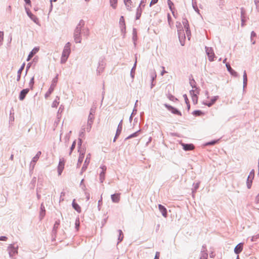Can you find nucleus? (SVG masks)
<instances>
[{"mask_svg":"<svg viewBox=\"0 0 259 259\" xmlns=\"http://www.w3.org/2000/svg\"><path fill=\"white\" fill-rule=\"evenodd\" d=\"M84 21L83 20H80L74 30V39L76 43H80L81 41V29L84 27Z\"/></svg>","mask_w":259,"mask_h":259,"instance_id":"1","label":"nucleus"},{"mask_svg":"<svg viewBox=\"0 0 259 259\" xmlns=\"http://www.w3.org/2000/svg\"><path fill=\"white\" fill-rule=\"evenodd\" d=\"M58 75H57L56 77L53 78L50 87L49 88L47 93L45 94V97L46 99L48 98L53 92L55 87L56 86L58 81Z\"/></svg>","mask_w":259,"mask_h":259,"instance_id":"2","label":"nucleus"},{"mask_svg":"<svg viewBox=\"0 0 259 259\" xmlns=\"http://www.w3.org/2000/svg\"><path fill=\"white\" fill-rule=\"evenodd\" d=\"M206 53L208 56V60L211 62L214 60V58H215V54L213 52V50L211 47H205Z\"/></svg>","mask_w":259,"mask_h":259,"instance_id":"3","label":"nucleus"},{"mask_svg":"<svg viewBox=\"0 0 259 259\" xmlns=\"http://www.w3.org/2000/svg\"><path fill=\"white\" fill-rule=\"evenodd\" d=\"M254 177V169H252L249 173V175L247 178V181H246V185H247V187L248 189L251 188V187L252 185V180H253Z\"/></svg>","mask_w":259,"mask_h":259,"instance_id":"4","label":"nucleus"},{"mask_svg":"<svg viewBox=\"0 0 259 259\" xmlns=\"http://www.w3.org/2000/svg\"><path fill=\"white\" fill-rule=\"evenodd\" d=\"M164 106L172 113L180 116L182 115L181 112L177 108L167 104H164Z\"/></svg>","mask_w":259,"mask_h":259,"instance_id":"5","label":"nucleus"},{"mask_svg":"<svg viewBox=\"0 0 259 259\" xmlns=\"http://www.w3.org/2000/svg\"><path fill=\"white\" fill-rule=\"evenodd\" d=\"M178 34L181 45L183 46L185 45V40L186 38L185 34L183 29H179Z\"/></svg>","mask_w":259,"mask_h":259,"instance_id":"6","label":"nucleus"},{"mask_svg":"<svg viewBox=\"0 0 259 259\" xmlns=\"http://www.w3.org/2000/svg\"><path fill=\"white\" fill-rule=\"evenodd\" d=\"M18 246L15 247L14 244H10L8 248V250L10 257H13L17 253Z\"/></svg>","mask_w":259,"mask_h":259,"instance_id":"7","label":"nucleus"},{"mask_svg":"<svg viewBox=\"0 0 259 259\" xmlns=\"http://www.w3.org/2000/svg\"><path fill=\"white\" fill-rule=\"evenodd\" d=\"M41 154V151H38V152H37L36 155L33 157V158L30 162V168H31V170H33V168H34L35 163L38 160Z\"/></svg>","mask_w":259,"mask_h":259,"instance_id":"8","label":"nucleus"},{"mask_svg":"<svg viewBox=\"0 0 259 259\" xmlns=\"http://www.w3.org/2000/svg\"><path fill=\"white\" fill-rule=\"evenodd\" d=\"M29 89L26 88L21 90L19 95V99L20 101H23L26 97V96L29 92Z\"/></svg>","mask_w":259,"mask_h":259,"instance_id":"9","label":"nucleus"},{"mask_svg":"<svg viewBox=\"0 0 259 259\" xmlns=\"http://www.w3.org/2000/svg\"><path fill=\"white\" fill-rule=\"evenodd\" d=\"M90 154H89L87 156V157L85 158L83 165L82 167L81 174H82L83 171H84L87 169L88 166L90 163Z\"/></svg>","mask_w":259,"mask_h":259,"instance_id":"10","label":"nucleus"},{"mask_svg":"<svg viewBox=\"0 0 259 259\" xmlns=\"http://www.w3.org/2000/svg\"><path fill=\"white\" fill-rule=\"evenodd\" d=\"M39 51V48L35 47L33 50L29 53L27 58V61H29Z\"/></svg>","mask_w":259,"mask_h":259,"instance_id":"11","label":"nucleus"},{"mask_svg":"<svg viewBox=\"0 0 259 259\" xmlns=\"http://www.w3.org/2000/svg\"><path fill=\"white\" fill-rule=\"evenodd\" d=\"M158 208L163 217L166 218L167 217V211L166 207L161 204H159Z\"/></svg>","mask_w":259,"mask_h":259,"instance_id":"12","label":"nucleus"},{"mask_svg":"<svg viewBox=\"0 0 259 259\" xmlns=\"http://www.w3.org/2000/svg\"><path fill=\"white\" fill-rule=\"evenodd\" d=\"M226 68L227 70L229 72V73L233 76L235 77H237L238 76V73L236 72L234 69L232 68L229 63H226Z\"/></svg>","mask_w":259,"mask_h":259,"instance_id":"13","label":"nucleus"},{"mask_svg":"<svg viewBox=\"0 0 259 259\" xmlns=\"http://www.w3.org/2000/svg\"><path fill=\"white\" fill-rule=\"evenodd\" d=\"M80 154H79V158H78V162H77V166H79L82 163V161H83V158H84V154H85V151L83 149H82V151H78Z\"/></svg>","mask_w":259,"mask_h":259,"instance_id":"14","label":"nucleus"},{"mask_svg":"<svg viewBox=\"0 0 259 259\" xmlns=\"http://www.w3.org/2000/svg\"><path fill=\"white\" fill-rule=\"evenodd\" d=\"M120 193H115L111 195L112 201L114 203H118L120 201Z\"/></svg>","mask_w":259,"mask_h":259,"instance_id":"15","label":"nucleus"},{"mask_svg":"<svg viewBox=\"0 0 259 259\" xmlns=\"http://www.w3.org/2000/svg\"><path fill=\"white\" fill-rule=\"evenodd\" d=\"M46 214V209L43 203L40 205V212H39V219L41 220L43 219Z\"/></svg>","mask_w":259,"mask_h":259,"instance_id":"16","label":"nucleus"},{"mask_svg":"<svg viewBox=\"0 0 259 259\" xmlns=\"http://www.w3.org/2000/svg\"><path fill=\"white\" fill-rule=\"evenodd\" d=\"M245 11L243 8H241V26H244L245 25V23L246 22L245 19Z\"/></svg>","mask_w":259,"mask_h":259,"instance_id":"17","label":"nucleus"},{"mask_svg":"<svg viewBox=\"0 0 259 259\" xmlns=\"http://www.w3.org/2000/svg\"><path fill=\"white\" fill-rule=\"evenodd\" d=\"M243 243H240L234 248V252L236 254H239L243 250Z\"/></svg>","mask_w":259,"mask_h":259,"instance_id":"18","label":"nucleus"},{"mask_svg":"<svg viewBox=\"0 0 259 259\" xmlns=\"http://www.w3.org/2000/svg\"><path fill=\"white\" fill-rule=\"evenodd\" d=\"M183 148L185 151H188L192 150L194 149V146L192 144H182Z\"/></svg>","mask_w":259,"mask_h":259,"instance_id":"19","label":"nucleus"},{"mask_svg":"<svg viewBox=\"0 0 259 259\" xmlns=\"http://www.w3.org/2000/svg\"><path fill=\"white\" fill-rule=\"evenodd\" d=\"M137 63V57H136V60H135V63H134V66L132 67V68L131 70V72H130V75H131V78H132V80H134V77H135Z\"/></svg>","mask_w":259,"mask_h":259,"instance_id":"20","label":"nucleus"},{"mask_svg":"<svg viewBox=\"0 0 259 259\" xmlns=\"http://www.w3.org/2000/svg\"><path fill=\"white\" fill-rule=\"evenodd\" d=\"M218 98V96H214L211 99L210 102H209L208 103H203V104L207 106L208 107H210L215 103Z\"/></svg>","mask_w":259,"mask_h":259,"instance_id":"21","label":"nucleus"},{"mask_svg":"<svg viewBox=\"0 0 259 259\" xmlns=\"http://www.w3.org/2000/svg\"><path fill=\"white\" fill-rule=\"evenodd\" d=\"M25 65V63H23V64L21 65V67L18 70L17 77V79H16L17 81H19L20 80L21 75L22 71L24 69Z\"/></svg>","mask_w":259,"mask_h":259,"instance_id":"22","label":"nucleus"},{"mask_svg":"<svg viewBox=\"0 0 259 259\" xmlns=\"http://www.w3.org/2000/svg\"><path fill=\"white\" fill-rule=\"evenodd\" d=\"M28 16L36 24L38 23V19L37 17L34 15L31 12L27 13Z\"/></svg>","mask_w":259,"mask_h":259,"instance_id":"23","label":"nucleus"},{"mask_svg":"<svg viewBox=\"0 0 259 259\" xmlns=\"http://www.w3.org/2000/svg\"><path fill=\"white\" fill-rule=\"evenodd\" d=\"M124 5H125L126 9L128 11H132V7L133 2L131 0H123Z\"/></svg>","mask_w":259,"mask_h":259,"instance_id":"24","label":"nucleus"},{"mask_svg":"<svg viewBox=\"0 0 259 259\" xmlns=\"http://www.w3.org/2000/svg\"><path fill=\"white\" fill-rule=\"evenodd\" d=\"M134 46H136V41L138 39L137 29L135 28L133 29V37H132Z\"/></svg>","mask_w":259,"mask_h":259,"instance_id":"25","label":"nucleus"},{"mask_svg":"<svg viewBox=\"0 0 259 259\" xmlns=\"http://www.w3.org/2000/svg\"><path fill=\"white\" fill-rule=\"evenodd\" d=\"M143 9L140 6H139L137 9L136 15V19L138 20L140 18L142 13Z\"/></svg>","mask_w":259,"mask_h":259,"instance_id":"26","label":"nucleus"},{"mask_svg":"<svg viewBox=\"0 0 259 259\" xmlns=\"http://www.w3.org/2000/svg\"><path fill=\"white\" fill-rule=\"evenodd\" d=\"M122 122H123V120H122V119H121L118 125L117 130L116 132V136H119L121 133L122 129Z\"/></svg>","mask_w":259,"mask_h":259,"instance_id":"27","label":"nucleus"},{"mask_svg":"<svg viewBox=\"0 0 259 259\" xmlns=\"http://www.w3.org/2000/svg\"><path fill=\"white\" fill-rule=\"evenodd\" d=\"M140 133H141V130H139L138 131H137V132H136L131 134L128 137H127L125 139V141L127 140H128V139H131L135 138V137H137V136H138V135L140 134Z\"/></svg>","mask_w":259,"mask_h":259,"instance_id":"28","label":"nucleus"},{"mask_svg":"<svg viewBox=\"0 0 259 259\" xmlns=\"http://www.w3.org/2000/svg\"><path fill=\"white\" fill-rule=\"evenodd\" d=\"M72 206L73 208L78 212H80L81 211V208L80 206L75 201L74 199L72 203Z\"/></svg>","mask_w":259,"mask_h":259,"instance_id":"29","label":"nucleus"},{"mask_svg":"<svg viewBox=\"0 0 259 259\" xmlns=\"http://www.w3.org/2000/svg\"><path fill=\"white\" fill-rule=\"evenodd\" d=\"M243 89H244L246 87L247 84V74H246V71H244L243 72Z\"/></svg>","mask_w":259,"mask_h":259,"instance_id":"30","label":"nucleus"},{"mask_svg":"<svg viewBox=\"0 0 259 259\" xmlns=\"http://www.w3.org/2000/svg\"><path fill=\"white\" fill-rule=\"evenodd\" d=\"M220 141V139L213 140L205 143V146H212L218 144Z\"/></svg>","mask_w":259,"mask_h":259,"instance_id":"31","label":"nucleus"},{"mask_svg":"<svg viewBox=\"0 0 259 259\" xmlns=\"http://www.w3.org/2000/svg\"><path fill=\"white\" fill-rule=\"evenodd\" d=\"M199 91H200V89L198 88H196L195 89V90H191V91H190V94L191 96V97L193 96H197V94H199Z\"/></svg>","mask_w":259,"mask_h":259,"instance_id":"32","label":"nucleus"},{"mask_svg":"<svg viewBox=\"0 0 259 259\" xmlns=\"http://www.w3.org/2000/svg\"><path fill=\"white\" fill-rule=\"evenodd\" d=\"M192 114L195 116H200L204 114L203 112L199 110H194L192 112Z\"/></svg>","mask_w":259,"mask_h":259,"instance_id":"33","label":"nucleus"},{"mask_svg":"<svg viewBox=\"0 0 259 259\" xmlns=\"http://www.w3.org/2000/svg\"><path fill=\"white\" fill-rule=\"evenodd\" d=\"M59 225H60V220L56 221L54 224V227H53V232L54 233H57V229L58 228Z\"/></svg>","mask_w":259,"mask_h":259,"instance_id":"34","label":"nucleus"},{"mask_svg":"<svg viewBox=\"0 0 259 259\" xmlns=\"http://www.w3.org/2000/svg\"><path fill=\"white\" fill-rule=\"evenodd\" d=\"M65 165V160L63 158L62 159H60V161L58 166V168H62V169H64Z\"/></svg>","mask_w":259,"mask_h":259,"instance_id":"35","label":"nucleus"},{"mask_svg":"<svg viewBox=\"0 0 259 259\" xmlns=\"http://www.w3.org/2000/svg\"><path fill=\"white\" fill-rule=\"evenodd\" d=\"M71 53L70 50H66V49H63L62 55L66 56L67 57H69L70 54Z\"/></svg>","mask_w":259,"mask_h":259,"instance_id":"36","label":"nucleus"},{"mask_svg":"<svg viewBox=\"0 0 259 259\" xmlns=\"http://www.w3.org/2000/svg\"><path fill=\"white\" fill-rule=\"evenodd\" d=\"M200 185V182L196 183V184H194V188H192V194L193 196L194 195V194L197 191V189H198Z\"/></svg>","mask_w":259,"mask_h":259,"instance_id":"37","label":"nucleus"},{"mask_svg":"<svg viewBox=\"0 0 259 259\" xmlns=\"http://www.w3.org/2000/svg\"><path fill=\"white\" fill-rule=\"evenodd\" d=\"M182 22H183V24L184 25L185 29H187V28H190L188 21L187 20V19L186 18H183Z\"/></svg>","mask_w":259,"mask_h":259,"instance_id":"38","label":"nucleus"},{"mask_svg":"<svg viewBox=\"0 0 259 259\" xmlns=\"http://www.w3.org/2000/svg\"><path fill=\"white\" fill-rule=\"evenodd\" d=\"M118 232H119V236H118V243H119V242H121L123 239V234L122 232V231L121 230H118Z\"/></svg>","mask_w":259,"mask_h":259,"instance_id":"39","label":"nucleus"},{"mask_svg":"<svg viewBox=\"0 0 259 259\" xmlns=\"http://www.w3.org/2000/svg\"><path fill=\"white\" fill-rule=\"evenodd\" d=\"M121 32L123 34V37H124L125 35V30H126V26L125 24H123L122 25H120Z\"/></svg>","mask_w":259,"mask_h":259,"instance_id":"40","label":"nucleus"},{"mask_svg":"<svg viewBox=\"0 0 259 259\" xmlns=\"http://www.w3.org/2000/svg\"><path fill=\"white\" fill-rule=\"evenodd\" d=\"M208 254L206 252L204 251H201V255L200 259H207Z\"/></svg>","mask_w":259,"mask_h":259,"instance_id":"41","label":"nucleus"},{"mask_svg":"<svg viewBox=\"0 0 259 259\" xmlns=\"http://www.w3.org/2000/svg\"><path fill=\"white\" fill-rule=\"evenodd\" d=\"M56 99H58V100H59L60 98L58 96H57ZM59 104V102L58 101L57 99H55L52 104V107L53 108H56L58 106Z\"/></svg>","mask_w":259,"mask_h":259,"instance_id":"42","label":"nucleus"},{"mask_svg":"<svg viewBox=\"0 0 259 259\" xmlns=\"http://www.w3.org/2000/svg\"><path fill=\"white\" fill-rule=\"evenodd\" d=\"M192 7H193V9H194V10L197 13H199V10L197 7L196 1H195L194 0H192Z\"/></svg>","mask_w":259,"mask_h":259,"instance_id":"43","label":"nucleus"},{"mask_svg":"<svg viewBox=\"0 0 259 259\" xmlns=\"http://www.w3.org/2000/svg\"><path fill=\"white\" fill-rule=\"evenodd\" d=\"M150 76L151 78V81H154L156 78V73L155 70H153L150 73Z\"/></svg>","mask_w":259,"mask_h":259,"instance_id":"44","label":"nucleus"},{"mask_svg":"<svg viewBox=\"0 0 259 259\" xmlns=\"http://www.w3.org/2000/svg\"><path fill=\"white\" fill-rule=\"evenodd\" d=\"M189 79H190V84L191 86V87L193 89H195L196 88H197L196 85V82L195 81V80L193 78H192V79L190 78Z\"/></svg>","mask_w":259,"mask_h":259,"instance_id":"45","label":"nucleus"},{"mask_svg":"<svg viewBox=\"0 0 259 259\" xmlns=\"http://www.w3.org/2000/svg\"><path fill=\"white\" fill-rule=\"evenodd\" d=\"M117 0H110V6L113 8L116 9Z\"/></svg>","mask_w":259,"mask_h":259,"instance_id":"46","label":"nucleus"},{"mask_svg":"<svg viewBox=\"0 0 259 259\" xmlns=\"http://www.w3.org/2000/svg\"><path fill=\"white\" fill-rule=\"evenodd\" d=\"M85 128L84 127H82L81 129V131L79 133V136L80 138H84V136H85Z\"/></svg>","mask_w":259,"mask_h":259,"instance_id":"47","label":"nucleus"},{"mask_svg":"<svg viewBox=\"0 0 259 259\" xmlns=\"http://www.w3.org/2000/svg\"><path fill=\"white\" fill-rule=\"evenodd\" d=\"M94 120V115L89 114L87 123H93Z\"/></svg>","mask_w":259,"mask_h":259,"instance_id":"48","label":"nucleus"},{"mask_svg":"<svg viewBox=\"0 0 259 259\" xmlns=\"http://www.w3.org/2000/svg\"><path fill=\"white\" fill-rule=\"evenodd\" d=\"M167 5L169 9L171 11L174 16H175L174 13L172 11V7L174 6V3L170 0H167Z\"/></svg>","mask_w":259,"mask_h":259,"instance_id":"49","label":"nucleus"},{"mask_svg":"<svg viewBox=\"0 0 259 259\" xmlns=\"http://www.w3.org/2000/svg\"><path fill=\"white\" fill-rule=\"evenodd\" d=\"M75 227L76 230L77 231H78L79 230V226H80L79 219L78 218H76V219L75 220Z\"/></svg>","mask_w":259,"mask_h":259,"instance_id":"50","label":"nucleus"},{"mask_svg":"<svg viewBox=\"0 0 259 259\" xmlns=\"http://www.w3.org/2000/svg\"><path fill=\"white\" fill-rule=\"evenodd\" d=\"M34 83V77H32L30 79V80L29 83V86L30 89H31V90L33 89Z\"/></svg>","mask_w":259,"mask_h":259,"instance_id":"51","label":"nucleus"},{"mask_svg":"<svg viewBox=\"0 0 259 259\" xmlns=\"http://www.w3.org/2000/svg\"><path fill=\"white\" fill-rule=\"evenodd\" d=\"M75 146H76V141H74L72 144V145L70 147V152H69V155H71V153L72 152V151H73V150L75 149Z\"/></svg>","mask_w":259,"mask_h":259,"instance_id":"52","label":"nucleus"},{"mask_svg":"<svg viewBox=\"0 0 259 259\" xmlns=\"http://www.w3.org/2000/svg\"><path fill=\"white\" fill-rule=\"evenodd\" d=\"M82 143V140L80 138H79L78 141V151H82V149H81V147Z\"/></svg>","mask_w":259,"mask_h":259,"instance_id":"53","label":"nucleus"},{"mask_svg":"<svg viewBox=\"0 0 259 259\" xmlns=\"http://www.w3.org/2000/svg\"><path fill=\"white\" fill-rule=\"evenodd\" d=\"M68 57H67L66 56L62 55L61 58V64H64L66 63L68 59Z\"/></svg>","mask_w":259,"mask_h":259,"instance_id":"54","label":"nucleus"},{"mask_svg":"<svg viewBox=\"0 0 259 259\" xmlns=\"http://www.w3.org/2000/svg\"><path fill=\"white\" fill-rule=\"evenodd\" d=\"M186 30V35L188 38L189 39L190 38L191 36V31L190 28H187V29H185Z\"/></svg>","mask_w":259,"mask_h":259,"instance_id":"55","label":"nucleus"},{"mask_svg":"<svg viewBox=\"0 0 259 259\" xmlns=\"http://www.w3.org/2000/svg\"><path fill=\"white\" fill-rule=\"evenodd\" d=\"M137 110L135 109V108L133 109V111L130 117V121L131 122L133 119V117L136 114Z\"/></svg>","mask_w":259,"mask_h":259,"instance_id":"56","label":"nucleus"},{"mask_svg":"<svg viewBox=\"0 0 259 259\" xmlns=\"http://www.w3.org/2000/svg\"><path fill=\"white\" fill-rule=\"evenodd\" d=\"M192 101L194 104H196L198 102V96H193L192 97Z\"/></svg>","mask_w":259,"mask_h":259,"instance_id":"57","label":"nucleus"},{"mask_svg":"<svg viewBox=\"0 0 259 259\" xmlns=\"http://www.w3.org/2000/svg\"><path fill=\"white\" fill-rule=\"evenodd\" d=\"M104 67H98L97 70V74L100 75V74L103 72L104 70Z\"/></svg>","mask_w":259,"mask_h":259,"instance_id":"58","label":"nucleus"},{"mask_svg":"<svg viewBox=\"0 0 259 259\" xmlns=\"http://www.w3.org/2000/svg\"><path fill=\"white\" fill-rule=\"evenodd\" d=\"M4 39V32L0 31V46L2 44V41Z\"/></svg>","mask_w":259,"mask_h":259,"instance_id":"59","label":"nucleus"},{"mask_svg":"<svg viewBox=\"0 0 259 259\" xmlns=\"http://www.w3.org/2000/svg\"><path fill=\"white\" fill-rule=\"evenodd\" d=\"M146 1L147 0H141L139 6H140L142 8V9L145 7Z\"/></svg>","mask_w":259,"mask_h":259,"instance_id":"60","label":"nucleus"},{"mask_svg":"<svg viewBox=\"0 0 259 259\" xmlns=\"http://www.w3.org/2000/svg\"><path fill=\"white\" fill-rule=\"evenodd\" d=\"M92 124H93V123H87V126L86 127V130L88 132H89L91 131V128H92Z\"/></svg>","mask_w":259,"mask_h":259,"instance_id":"61","label":"nucleus"},{"mask_svg":"<svg viewBox=\"0 0 259 259\" xmlns=\"http://www.w3.org/2000/svg\"><path fill=\"white\" fill-rule=\"evenodd\" d=\"M63 110H64V106L62 105H61L60 106V107H59V109L58 111V113H57L58 118H59V113H62L63 112Z\"/></svg>","mask_w":259,"mask_h":259,"instance_id":"62","label":"nucleus"},{"mask_svg":"<svg viewBox=\"0 0 259 259\" xmlns=\"http://www.w3.org/2000/svg\"><path fill=\"white\" fill-rule=\"evenodd\" d=\"M123 24H125L124 21V17L121 16L119 19V25H122Z\"/></svg>","mask_w":259,"mask_h":259,"instance_id":"63","label":"nucleus"},{"mask_svg":"<svg viewBox=\"0 0 259 259\" xmlns=\"http://www.w3.org/2000/svg\"><path fill=\"white\" fill-rule=\"evenodd\" d=\"M71 44L69 42H68L65 46L64 49L66 50H70Z\"/></svg>","mask_w":259,"mask_h":259,"instance_id":"64","label":"nucleus"}]
</instances>
